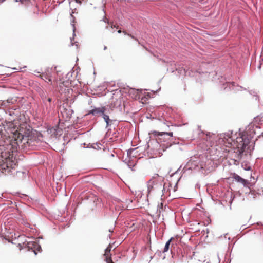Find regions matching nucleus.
Segmentation results:
<instances>
[{
  "label": "nucleus",
  "instance_id": "1",
  "mask_svg": "<svg viewBox=\"0 0 263 263\" xmlns=\"http://www.w3.org/2000/svg\"><path fill=\"white\" fill-rule=\"evenodd\" d=\"M151 134L157 137L156 140H157L158 142H166V145L165 144L160 145L163 151H165L164 148H166L171 146L172 144L171 142L172 140V137L173 136L172 132L167 133L159 132L158 131H152Z\"/></svg>",
  "mask_w": 263,
  "mask_h": 263
},
{
  "label": "nucleus",
  "instance_id": "2",
  "mask_svg": "<svg viewBox=\"0 0 263 263\" xmlns=\"http://www.w3.org/2000/svg\"><path fill=\"white\" fill-rule=\"evenodd\" d=\"M13 156L10 157L9 155L8 158H6L4 160L0 161V170L5 174L9 173L11 169L14 168L16 163L12 160Z\"/></svg>",
  "mask_w": 263,
  "mask_h": 263
},
{
  "label": "nucleus",
  "instance_id": "3",
  "mask_svg": "<svg viewBox=\"0 0 263 263\" xmlns=\"http://www.w3.org/2000/svg\"><path fill=\"white\" fill-rule=\"evenodd\" d=\"M162 189L163 186L162 184L158 182V181L154 178L149 180L147 182V190L148 194L153 191H162Z\"/></svg>",
  "mask_w": 263,
  "mask_h": 263
},
{
  "label": "nucleus",
  "instance_id": "4",
  "mask_svg": "<svg viewBox=\"0 0 263 263\" xmlns=\"http://www.w3.org/2000/svg\"><path fill=\"white\" fill-rule=\"evenodd\" d=\"M239 135L240 136H238L234 142L236 143V146L238 148L243 149L249 143V140L245 134L239 133Z\"/></svg>",
  "mask_w": 263,
  "mask_h": 263
},
{
  "label": "nucleus",
  "instance_id": "5",
  "mask_svg": "<svg viewBox=\"0 0 263 263\" xmlns=\"http://www.w3.org/2000/svg\"><path fill=\"white\" fill-rule=\"evenodd\" d=\"M39 77L44 80L46 82L50 83V84H52V77L50 73L48 71L40 74Z\"/></svg>",
  "mask_w": 263,
  "mask_h": 263
},
{
  "label": "nucleus",
  "instance_id": "6",
  "mask_svg": "<svg viewBox=\"0 0 263 263\" xmlns=\"http://www.w3.org/2000/svg\"><path fill=\"white\" fill-rule=\"evenodd\" d=\"M122 98L119 97V98H112L111 99V103H110V107L111 108H116L118 107H120L122 104Z\"/></svg>",
  "mask_w": 263,
  "mask_h": 263
},
{
  "label": "nucleus",
  "instance_id": "7",
  "mask_svg": "<svg viewBox=\"0 0 263 263\" xmlns=\"http://www.w3.org/2000/svg\"><path fill=\"white\" fill-rule=\"evenodd\" d=\"M105 110L104 107L101 108H95V109L90 110L89 114H92L93 115H96L98 114H103Z\"/></svg>",
  "mask_w": 263,
  "mask_h": 263
},
{
  "label": "nucleus",
  "instance_id": "8",
  "mask_svg": "<svg viewBox=\"0 0 263 263\" xmlns=\"http://www.w3.org/2000/svg\"><path fill=\"white\" fill-rule=\"evenodd\" d=\"M14 140L16 141V143H18V142H22L23 139V135H21L20 133L17 134L16 132L14 133Z\"/></svg>",
  "mask_w": 263,
  "mask_h": 263
},
{
  "label": "nucleus",
  "instance_id": "9",
  "mask_svg": "<svg viewBox=\"0 0 263 263\" xmlns=\"http://www.w3.org/2000/svg\"><path fill=\"white\" fill-rule=\"evenodd\" d=\"M234 179L236 181L241 183L244 185H245L247 183V181L245 179L242 178L241 177L237 175L235 176Z\"/></svg>",
  "mask_w": 263,
  "mask_h": 263
},
{
  "label": "nucleus",
  "instance_id": "10",
  "mask_svg": "<svg viewBox=\"0 0 263 263\" xmlns=\"http://www.w3.org/2000/svg\"><path fill=\"white\" fill-rule=\"evenodd\" d=\"M110 250H109V249H106L105 250V253L104 254V256H105V259H108L111 258V254H110Z\"/></svg>",
  "mask_w": 263,
  "mask_h": 263
},
{
  "label": "nucleus",
  "instance_id": "11",
  "mask_svg": "<svg viewBox=\"0 0 263 263\" xmlns=\"http://www.w3.org/2000/svg\"><path fill=\"white\" fill-rule=\"evenodd\" d=\"M163 211V203L161 202L158 204L157 212L160 215V213Z\"/></svg>",
  "mask_w": 263,
  "mask_h": 263
},
{
  "label": "nucleus",
  "instance_id": "12",
  "mask_svg": "<svg viewBox=\"0 0 263 263\" xmlns=\"http://www.w3.org/2000/svg\"><path fill=\"white\" fill-rule=\"evenodd\" d=\"M102 116H103V119H104L107 125V126L109 125V122H110V119L109 118V116L108 115H105L104 114V112L103 114H102Z\"/></svg>",
  "mask_w": 263,
  "mask_h": 263
},
{
  "label": "nucleus",
  "instance_id": "13",
  "mask_svg": "<svg viewBox=\"0 0 263 263\" xmlns=\"http://www.w3.org/2000/svg\"><path fill=\"white\" fill-rule=\"evenodd\" d=\"M172 238L170 239L165 244V247L164 248V250H163V252H167L168 249H169V247H170V242L172 240Z\"/></svg>",
  "mask_w": 263,
  "mask_h": 263
},
{
  "label": "nucleus",
  "instance_id": "14",
  "mask_svg": "<svg viewBox=\"0 0 263 263\" xmlns=\"http://www.w3.org/2000/svg\"><path fill=\"white\" fill-rule=\"evenodd\" d=\"M37 244L35 242H29L28 243V247L32 249L37 246Z\"/></svg>",
  "mask_w": 263,
  "mask_h": 263
},
{
  "label": "nucleus",
  "instance_id": "15",
  "mask_svg": "<svg viewBox=\"0 0 263 263\" xmlns=\"http://www.w3.org/2000/svg\"><path fill=\"white\" fill-rule=\"evenodd\" d=\"M29 0H20L21 3L25 5H28L29 3Z\"/></svg>",
  "mask_w": 263,
  "mask_h": 263
},
{
  "label": "nucleus",
  "instance_id": "16",
  "mask_svg": "<svg viewBox=\"0 0 263 263\" xmlns=\"http://www.w3.org/2000/svg\"><path fill=\"white\" fill-rule=\"evenodd\" d=\"M110 27L111 28H116L117 29L119 28V26L114 25V24H112V23H110Z\"/></svg>",
  "mask_w": 263,
  "mask_h": 263
},
{
  "label": "nucleus",
  "instance_id": "17",
  "mask_svg": "<svg viewBox=\"0 0 263 263\" xmlns=\"http://www.w3.org/2000/svg\"><path fill=\"white\" fill-rule=\"evenodd\" d=\"M105 260L106 262V263H115L112 260L111 258H108V259H105Z\"/></svg>",
  "mask_w": 263,
  "mask_h": 263
},
{
  "label": "nucleus",
  "instance_id": "18",
  "mask_svg": "<svg viewBox=\"0 0 263 263\" xmlns=\"http://www.w3.org/2000/svg\"><path fill=\"white\" fill-rule=\"evenodd\" d=\"M123 33L125 34V35H129L130 37H131L132 38L136 40V39L135 38V37L131 35V34H128L125 31H123Z\"/></svg>",
  "mask_w": 263,
  "mask_h": 263
},
{
  "label": "nucleus",
  "instance_id": "19",
  "mask_svg": "<svg viewBox=\"0 0 263 263\" xmlns=\"http://www.w3.org/2000/svg\"><path fill=\"white\" fill-rule=\"evenodd\" d=\"M115 243H114L113 244H109L108 247H107L106 249H109V250L111 251V249L113 247V245Z\"/></svg>",
  "mask_w": 263,
  "mask_h": 263
},
{
  "label": "nucleus",
  "instance_id": "20",
  "mask_svg": "<svg viewBox=\"0 0 263 263\" xmlns=\"http://www.w3.org/2000/svg\"><path fill=\"white\" fill-rule=\"evenodd\" d=\"M103 21H104L105 22H106L107 24H109V23L108 22V20L106 17L105 16H104Z\"/></svg>",
  "mask_w": 263,
  "mask_h": 263
},
{
  "label": "nucleus",
  "instance_id": "21",
  "mask_svg": "<svg viewBox=\"0 0 263 263\" xmlns=\"http://www.w3.org/2000/svg\"><path fill=\"white\" fill-rule=\"evenodd\" d=\"M51 100H52V99H51V98H49L48 99V102H50L51 101Z\"/></svg>",
  "mask_w": 263,
  "mask_h": 263
},
{
  "label": "nucleus",
  "instance_id": "22",
  "mask_svg": "<svg viewBox=\"0 0 263 263\" xmlns=\"http://www.w3.org/2000/svg\"><path fill=\"white\" fill-rule=\"evenodd\" d=\"M118 32L119 33H121V32H123V31H122L121 29H119V30H118Z\"/></svg>",
  "mask_w": 263,
  "mask_h": 263
},
{
  "label": "nucleus",
  "instance_id": "23",
  "mask_svg": "<svg viewBox=\"0 0 263 263\" xmlns=\"http://www.w3.org/2000/svg\"><path fill=\"white\" fill-rule=\"evenodd\" d=\"M104 50L106 49H107V47L106 46H105L104 48Z\"/></svg>",
  "mask_w": 263,
  "mask_h": 263
}]
</instances>
